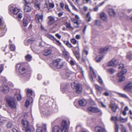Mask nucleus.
<instances>
[{"label": "nucleus", "mask_w": 132, "mask_h": 132, "mask_svg": "<svg viewBox=\"0 0 132 132\" xmlns=\"http://www.w3.org/2000/svg\"><path fill=\"white\" fill-rule=\"evenodd\" d=\"M0 89L4 93H7L9 91V88L8 86L5 85H4L1 87Z\"/></svg>", "instance_id": "11"}, {"label": "nucleus", "mask_w": 132, "mask_h": 132, "mask_svg": "<svg viewBox=\"0 0 132 132\" xmlns=\"http://www.w3.org/2000/svg\"><path fill=\"white\" fill-rule=\"evenodd\" d=\"M121 131L122 132H127L124 126L123 125H121Z\"/></svg>", "instance_id": "35"}, {"label": "nucleus", "mask_w": 132, "mask_h": 132, "mask_svg": "<svg viewBox=\"0 0 132 132\" xmlns=\"http://www.w3.org/2000/svg\"><path fill=\"white\" fill-rule=\"evenodd\" d=\"M25 128L24 130L25 132H31V130L30 129L29 127H24Z\"/></svg>", "instance_id": "47"}, {"label": "nucleus", "mask_w": 132, "mask_h": 132, "mask_svg": "<svg viewBox=\"0 0 132 132\" xmlns=\"http://www.w3.org/2000/svg\"><path fill=\"white\" fill-rule=\"evenodd\" d=\"M6 99L8 106L10 108L12 109H14L16 108V103L14 102L12 97H9Z\"/></svg>", "instance_id": "3"}, {"label": "nucleus", "mask_w": 132, "mask_h": 132, "mask_svg": "<svg viewBox=\"0 0 132 132\" xmlns=\"http://www.w3.org/2000/svg\"><path fill=\"white\" fill-rule=\"evenodd\" d=\"M51 50L50 48L45 50L43 52V55L46 56L50 55L51 52Z\"/></svg>", "instance_id": "21"}, {"label": "nucleus", "mask_w": 132, "mask_h": 132, "mask_svg": "<svg viewBox=\"0 0 132 132\" xmlns=\"http://www.w3.org/2000/svg\"><path fill=\"white\" fill-rule=\"evenodd\" d=\"M31 47L33 51H36L37 50V46L36 44L32 45Z\"/></svg>", "instance_id": "33"}, {"label": "nucleus", "mask_w": 132, "mask_h": 132, "mask_svg": "<svg viewBox=\"0 0 132 132\" xmlns=\"http://www.w3.org/2000/svg\"><path fill=\"white\" fill-rule=\"evenodd\" d=\"M32 58L31 56L29 54H28L25 57L26 60L28 61H30L31 60Z\"/></svg>", "instance_id": "30"}, {"label": "nucleus", "mask_w": 132, "mask_h": 132, "mask_svg": "<svg viewBox=\"0 0 132 132\" xmlns=\"http://www.w3.org/2000/svg\"><path fill=\"white\" fill-rule=\"evenodd\" d=\"M98 80H99V82L101 83V84H102L103 83V82L100 76H98Z\"/></svg>", "instance_id": "59"}, {"label": "nucleus", "mask_w": 132, "mask_h": 132, "mask_svg": "<svg viewBox=\"0 0 132 132\" xmlns=\"http://www.w3.org/2000/svg\"><path fill=\"white\" fill-rule=\"evenodd\" d=\"M118 63L117 60L114 59H113L110 61L108 65L109 66H113L118 64Z\"/></svg>", "instance_id": "9"}, {"label": "nucleus", "mask_w": 132, "mask_h": 132, "mask_svg": "<svg viewBox=\"0 0 132 132\" xmlns=\"http://www.w3.org/2000/svg\"><path fill=\"white\" fill-rule=\"evenodd\" d=\"M35 6L37 10H39L40 8V4H37L35 5Z\"/></svg>", "instance_id": "55"}, {"label": "nucleus", "mask_w": 132, "mask_h": 132, "mask_svg": "<svg viewBox=\"0 0 132 132\" xmlns=\"http://www.w3.org/2000/svg\"><path fill=\"white\" fill-rule=\"evenodd\" d=\"M103 56H100V57H98L97 56L96 58V61L97 62H100L103 58Z\"/></svg>", "instance_id": "44"}, {"label": "nucleus", "mask_w": 132, "mask_h": 132, "mask_svg": "<svg viewBox=\"0 0 132 132\" xmlns=\"http://www.w3.org/2000/svg\"><path fill=\"white\" fill-rule=\"evenodd\" d=\"M127 119L128 118H123L121 116L120 117L119 119V120L120 122L122 123H125L126 122V121H127Z\"/></svg>", "instance_id": "28"}, {"label": "nucleus", "mask_w": 132, "mask_h": 132, "mask_svg": "<svg viewBox=\"0 0 132 132\" xmlns=\"http://www.w3.org/2000/svg\"><path fill=\"white\" fill-rule=\"evenodd\" d=\"M49 7L51 8H53L54 6V5L53 3H49Z\"/></svg>", "instance_id": "50"}, {"label": "nucleus", "mask_w": 132, "mask_h": 132, "mask_svg": "<svg viewBox=\"0 0 132 132\" xmlns=\"http://www.w3.org/2000/svg\"><path fill=\"white\" fill-rule=\"evenodd\" d=\"M32 90L31 89H27V95L28 96H31L32 94Z\"/></svg>", "instance_id": "29"}, {"label": "nucleus", "mask_w": 132, "mask_h": 132, "mask_svg": "<svg viewBox=\"0 0 132 132\" xmlns=\"http://www.w3.org/2000/svg\"><path fill=\"white\" fill-rule=\"evenodd\" d=\"M22 17V14L21 13H19L18 16V18L20 19H21Z\"/></svg>", "instance_id": "64"}, {"label": "nucleus", "mask_w": 132, "mask_h": 132, "mask_svg": "<svg viewBox=\"0 0 132 132\" xmlns=\"http://www.w3.org/2000/svg\"><path fill=\"white\" fill-rule=\"evenodd\" d=\"M108 71L111 73H113L115 72V70L112 68H110L108 69Z\"/></svg>", "instance_id": "38"}, {"label": "nucleus", "mask_w": 132, "mask_h": 132, "mask_svg": "<svg viewBox=\"0 0 132 132\" xmlns=\"http://www.w3.org/2000/svg\"><path fill=\"white\" fill-rule=\"evenodd\" d=\"M73 21L74 23L76 24L77 25V26L76 27H78L79 26V23L78 21L76 20H75L74 19H73L72 20Z\"/></svg>", "instance_id": "45"}, {"label": "nucleus", "mask_w": 132, "mask_h": 132, "mask_svg": "<svg viewBox=\"0 0 132 132\" xmlns=\"http://www.w3.org/2000/svg\"><path fill=\"white\" fill-rule=\"evenodd\" d=\"M33 101V98L31 97H29L27 99L25 102V106L27 108L28 107L30 103H32Z\"/></svg>", "instance_id": "19"}, {"label": "nucleus", "mask_w": 132, "mask_h": 132, "mask_svg": "<svg viewBox=\"0 0 132 132\" xmlns=\"http://www.w3.org/2000/svg\"><path fill=\"white\" fill-rule=\"evenodd\" d=\"M9 9L11 13L14 14H16L19 12V10L16 8H14L13 7L10 6Z\"/></svg>", "instance_id": "14"}, {"label": "nucleus", "mask_w": 132, "mask_h": 132, "mask_svg": "<svg viewBox=\"0 0 132 132\" xmlns=\"http://www.w3.org/2000/svg\"><path fill=\"white\" fill-rule=\"evenodd\" d=\"M68 126L66 121L63 120L60 128L58 126H55L53 127L52 128V132H68Z\"/></svg>", "instance_id": "1"}, {"label": "nucleus", "mask_w": 132, "mask_h": 132, "mask_svg": "<svg viewBox=\"0 0 132 132\" xmlns=\"http://www.w3.org/2000/svg\"><path fill=\"white\" fill-rule=\"evenodd\" d=\"M78 67L79 68V69L81 70L80 72L82 74V75L84 77V72L83 71V70L79 66H78Z\"/></svg>", "instance_id": "54"}, {"label": "nucleus", "mask_w": 132, "mask_h": 132, "mask_svg": "<svg viewBox=\"0 0 132 132\" xmlns=\"http://www.w3.org/2000/svg\"><path fill=\"white\" fill-rule=\"evenodd\" d=\"M21 123L24 127H29V123L26 119H23L22 120Z\"/></svg>", "instance_id": "22"}, {"label": "nucleus", "mask_w": 132, "mask_h": 132, "mask_svg": "<svg viewBox=\"0 0 132 132\" xmlns=\"http://www.w3.org/2000/svg\"><path fill=\"white\" fill-rule=\"evenodd\" d=\"M76 92L78 94H80L82 89V88L80 84H76L74 86Z\"/></svg>", "instance_id": "8"}, {"label": "nucleus", "mask_w": 132, "mask_h": 132, "mask_svg": "<svg viewBox=\"0 0 132 132\" xmlns=\"http://www.w3.org/2000/svg\"><path fill=\"white\" fill-rule=\"evenodd\" d=\"M48 18L49 20V21L48 22L49 24H51L54 23L55 21V19L52 16H49Z\"/></svg>", "instance_id": "25"}, {"label": "nucleus", "mask_w": 132, "mask_h": 132, "mask_svg": "<svg viewBox=\"0 0 132 132\" xmlns=\"http://www.w3.org/2000/svg\"><path fill=\"white\" fill-rule=\"evenodd\" d=\"M115 129L116 132H118L119 129L118 126L116 122H115Z\"/></svg>", "instance_id": "36"}, {"label": "nucleus", "mask_w": 132, "mask_h": 132, "mask_svg": "<svg viewBox=\"0 0 132 132\" xmlns=\"http://www.w3.org/2000/svg\"><path fill=\"white\" fill-rule=\"evenodd\" d=\"M55 40L57 43H56L57 45H60L61 44V43L60 42V41L57 40L55 38Z\"/></svg>", "instance_id": "60"}, {"label": "nucleus", "mask_w": 132, "mask_h": 132, "mask_svg": "<svg viewBox=\"0 0 132 132\" xmlns=\"http://www.w3.org/2000/svg\"><path fill=\"white\" fill-rule=\"evenodd\" d=\"M65 25L68 28H71L72 27L71 26L70 24V23H65Z\"/></svg>", "instance_id": "49"}, {"label": "nucleus", "mask_w": 132, "mask_h": 132, "mask_svg": "<svg viewBox=\"0 0 132 132\" xmlns=\"http://www.w3.org/2000/svg\"><path fill=\"white\" fill-rule=\"evenodd\" d=\"M119 67L118 69H122L124 67V65L123 64H120L119 65Z\"/></svg>", "instance_id": "57"}, {"label": "nucleus", "mask_w": 132, "mask_h": 132, "mask_svg": "<svg viewBox=\"0 0 132 132\" xmlns=\"http://www.w3.org/2000/svg\"><path fill=\"white\" fill-rule=\"evenodd\" d=\"M64 5V3L62 2H61L60 4V7L62 9H63Z\"/></svg>", "instance_id": "56"}, {"label": "nucleus", "mask_w": 132, "mask_h": 132, "mask_svg": "<svg viewBox=\"0 0 132 132\" xmlns=\"http://www.w3.org/2000/svg\"><path fill=\"white\" fill-rule=\"evenodd\" d=\"M6 29L5 26L3 25L0 18V37L3 36L6 31Z\"/></svg>", "instance_id": "6"}, {"label": "nucleus", "mask_w": 132, "mask_h": 132, "mask_svg": "<svg viewBox=\"0 0 132 132\" xmlns=\"http://www.w3.org/2000/svg\"><path fill=\"white\" fill-rule=\"evenodd\" d=\"M66 44L68 47H73L71 44L68 41L66 42Z\"/></svg>", "instance_id": "53"}, {"label": "nucleus", "mask_w": 132, "mask_h": 132, "mask_svg": "<svg viewBox=\"0 0 132 132\" xmlns=\"http://www.w3.org/2000/svg\"><path fill=\"white\" fill-rule=\"evenodd\" d=\"M79 104L81 106H85L86 104V102L84 99H82L80 100L79 101Z\"/></svg>", "instance_id": "24"}, {"label": "nucleus", "mask_w": 132, "mask_h": 132, "mask_svg": "<svg viewBox=\"0 0 132 132\" xmlns=\"http://www.w3.org/2000/svg\"><path fill=\"white\" fill-rule=\"evenodd\" d=\"M65 8L66 10H68L69 12L70 11V10L68 6V5L66 4L65 5Z\"/></svg>", "instance_id": "58"}, {"label": "nucleus", "mask_w": 132, "mask_h": 132, "mask_svg": "<svg viewBox=\"0 0 132 132\" xmlns=\"http://www.w3.org/2000/svg\"><path fill=\"white\" fill-rule=\"evenodd\" d=\"M70 63L71 65H74L76 63V62L74 60H71L70 61Z\"/></svg>", "instance_id": "46"}, {"label": "nucleus", "mask_w": 132, "mask_h": 132, "mask_svg": "<svg viewBox=\"0 0 132 132\" xmlns=\"http://www.w3.org/2000/svg\"><path fill=\"white\" fill-rule=\"evenodd\" d=\"M100 18L101 19L105 21L106 22L108 21L107 15L104 12H102L101 13Z\"/></svg>", "instance_id": "10"}, {"label": "nucleus", "mask_w": 132, "mask_h": 132, "mask_svg": "<svg viewBox=\"0 0 132 132\" xmlns=\"http://www.w3.org/2000/svg\"><path fill=\"white\" fill-rule=\"evenodd\" d=\"M12 123L11 122H9L6 125V127L8 128H10L12 126Z\"/></svg>", "instance_id": "41"}, {"label": "nucleus", "mask_w": 132, "mask_h": 132, "mask_svg": "<svg viewBox=\"0 0 132 132\" xmlns=\"http://www.w3.org/2000/svg\"><path fill=\"white\" fill-rule=\"evenodd\" d=\"M87 110L89 111L94 113L100 112L101 115L102 114L101 111L96 107H89L87 108Z\"/></svg>", "instance_id": "7"}, {"label": "nucleus", "mask_w": 132, "mask_h": 132, "mask_svg": "<svg viewBox=\"0 0 132 132\" xmlns=\"http://www.w3.org/2000/svg\"><path fill=\"white\" fill-rule=\"evenodd\" d=\"M128 126L130 128V130L131 131H132V126L131 125L130 123H128Z\"/></svg>", "instance_id": "61"}, {"label": "nucleus", "mask_w": 132, "mask_h": 132, "mask_svg": "<svg viewBox=\"0 0 132 132\" xmlns=\"http://www.w3.org/2000/svg\"><path fill=\"white\" fill-rule=\"evenodd\" d=\"M28 23V21L27 20L24 19H23V26L24 27H26Z\"/></svg>", "instance_id": "31"}, {"label": "nucleus", "mask_w": 132, "mask_h": 132, "mask_svg": "<svg viewBox=\"0 0 132 132\" xmlns=\"http://www.w3.org/2000/svg\"><path fill=\"white\" fill-rule=\"evenodd\" d=\"M20 90H17L16 91V93L14 95V98L15 99H17L18 100H20L21 97L20 94Z\"/></svg>", "instance_id": "13"}, {"label": "nucleus", "mask_w": 132, "mask_h": 132, "mask_svg": "<svg viewBox=\"0 0 132 132\" xmlns=\"http://www.w3.org/2000/svg\"><path fill=\"white\" fill-rule=\"evenodd\" d=\"M111 120L112 121H117L118 119L116 116H112L111 118Z\"/></svg>", "instance_id": "37"}, {"label": "nucleus", "mask_w": 132, "mask_h": 132, "mask_svg": "<svg viewBox=\"0 0 132 132\" xmlns=\"http://www.w3.org/2000/svg\"><path fill=\"white\" fill-rule=\"evenodd\" d=\"M108 12L109 15L111 16H114L116 14V12L114 10L112 9H108Z\"/></svg>", "instance_id": "18"}, {"label": "nucleus", "mask_w": 132, "mask_h": 132, "mask_svg": "<svg viewBox=\"0 0 132 132\" xmlns=\"http://www.w3.org/2000/svg\"><path fill=\"white\" fill-rule=\"evenodd\" d=\"M10 48L12 51H14L15 50V46L13 45H10Z\"/></svg>", "instance_id": "43"}, {"label": "nucleus", "mask_w": 132, "mask_h": 132, "mask_svg": "<svg viewBox=\"0 0 132 132\" xmlns=\"http://www.w3.org/2000/svg\"><path fill=\"white\" fill-rule=\"evenodd\" d=\"M4 69V66L3 65H0V74H1Z\"/></svg>", "instance_id": "51"}, {"label": "nucleus", "mask_w": 132, "mask_h": 132, "mask_svg": "<svg viewBox=\"0 0 132 132\" xmlns=\"http://www.w3.org/2000/svg\"><path fill=\"white\" fill-rule=\"evenodd\" d=\"M24 1L25 3V6L24 9L25 11L27 12H30L31 11V7L28 5V3L26 0H24Z\"/></svg>", "instance_id": "16"}, {"label": "nucleus", "mask_w": 132, "mask_h": 132, "mask_svg": "<svg viewBox=\"0 0 132 132\" xmlns=\"http://www.w3.org/2000/svg\"><path fill=\"white\" fill-rule=\"evenodd\" d=\"M127 72V70L126 69L123 70L122 71L119 73L118 75V77H119L118 81L121 82L124 80L125 79V77L123 75Z\"/></svg>", "instance_id": "5"}, {"label": "nucleus", "mask_w": 132, "mask_h": 132, "mask_svg": "<svg viewBox=\"0 0 132 132\" xmlns=\"http://www.w3.org/2000/svg\"><path fill=\"white\" fill-rule=\"evenodd\" d=\"M63 55L65 57H67L68 56V53L65 50H64L63 52Z\"/></svg>", "instance_id": "40"}, {"label": "nucleus", "mask_w": 132, "mask_h": 132, "mask_svg": "<svg viewBox=\"0 0 132 132\" xmlns=\"http://www.w3.org/2000/svg\"><path fill=\"white\" fill-rule=\"evenodd\" d=\"M132 88V83L130 82L127 83L123 88L125 91H129Z\"/></svg>", "instance_id": "12"}, {"label": "nucleus", "mask_w": 132, "mask_h": 132, "mask_svg": "<svg viewBox=\"0 0 132 132\" xmlns=\"http://www.w3.org/2000/svg\"><path fill=\"white\" fill-rule=\"evenodd\" d=\"M71 42L73 44H75L77 43V40L74 38L72 39L71 40Z\"/></svg>", "instance_id": "48"}, {"label": "nucleus", "mask_w": 132, "mask_h": 132, "mask_svg": "<svg viewBox=\"0 0 132 132\" xmlns=\"http://www.w3.org/2000/svg\"><path fill=\"white\" fill-rule=\"evenodd\" d=\"M43 17V15H40L38 13L36 15L35 19L36 21V22L37 23L40 22L39 20L42 21Z\"/></svg>", "instance_id": "15"}, {"label": "nucleus", "mask_w": 132, "mask_h": 132, "mask_svg": "<svg viewBox=\"0 0 132 132\" xmlns=\"http://www.w3.org/2000/svg\"><path fill=\"white\" fill-rule=\"evenodd\" d=\"M74 54L75 55V56H76V58L78 59H79L80 56H79V53L78 52H75L74 53Z\"/></svg>", "instance_id": "42"}, {"label": "nucleus", "mask_w": 132, "mask_h": 132, "mask_svg": "<svg viewBox=\"0 0 132 132\" xmlns=\"http://www.w3.org/2000/svg\"><path fill=\"white\" fill-rule=\"evenodd\" d=\"M110 108H111L113 112H115L118 107L115 104L111 103L110 105Z\"/></svg>", "instance_id": "17"}, {"label": "nucleus", "mask_w": 132, "mask_h": 132, "mask_svg": "<svg viewBox=\"0 0 132 132\" xmlns=\"http://www.w3.org/2000/svg\"><path fill=\"white\" fill-rule=\"evenodd\" d=\"M45 36L53 41L55 40V38L50 35L45 34Z\"/></svg>", "instance_id": "27"}, {"label": "nucleus", "mask_w": 132, "mask_h": 132, "mask_svg": "<svg viewBox=\"0 0 132 132\" xmlns=\"http://www.w3.org/2000/svg\"><path fill=\"white\" fill-rule=\"evenodd\" d=\"M95 87L97 90L100 92H102L103 90V89L102 87L97 85H95Z\"/></svg>", "instance_id": "26"}, {"label": "nucleus", "mask_w": 132, "mask_h": 132, "mask_svg": "<svg viewBox=\"0 0 132 132\" xmlns=\"http://www.w3.org/2000/svg\"><path fill=\"white\" fill-rule=\"evenodd\" d=\"M109 47H107L101 48L100 49L99 52L101 53H105L109 50Z\"/></svg>", "instance_id": "23"}, {"label": "nucleus", "mask_w": 132, "mask_h": 132, "mask_svg": "<svg viewBox=\"0 0 132 132\" xmlns=\"http://www.w3.org/2000/svg\"><path fill=\"white\" fill-rule=\"evenodd\" d=\"M118 94L120 97H122L123 98H128V97L125 94L121 93H118Z\"/></svg>", "instance_id": "39"}, {"label": "nucleus", "mask_w": 132, "mask_h": 132, "mask_svg": "<svg viewBox=\"0 0 132 132\" xmlns=\"http://www.w3.org/2000/svg\"><path fill=\"white\" fill-rule=\"evenodd\" d=\"M126 57L129 59H132V54L130 52H129L127 54Z\"/></svg>", "instance_id": "34"}, {"label": "nucleus", "mask_w": 132, "mask_h": 132, "mask_svg": "<svg viewBox=\"0 0 132 132\" xmlns=\"http://www.w3.org/2000/svg\"><path fill=\"white\" fill-rule=\"evenodd\" d=\"M87 26L86 25H85V27L83 30V33L84 34H85V31L86 30L87 28Z\"/></svg>", "instance_id": "63"}, {"label": "nucleus", "mask_w": 132, "mask_h": 132, "mask_svg": "<svg viewBox=\"0 0 132 132\" xmlns=\"http://www.w3.org/2000/svg\"><path fill=\"white\" fill-rule=\"evenodd\" d=\"M95 130L96 132H106L105 130L98 126H96L95 128Z\"/></svg>", "instance_id": "20"}, {"label": "nucleus", "mask_w": 132, "mask_h": 132, "mask_svg": "<svg viewBox=\"0 0 132 132\" xmlns=\"http://www.w3.org/2000/svg\"><path fill=\"white\" fill-rule=\"evenodd\" d=\"M95 24L97 26H100L101 25V22L100 21L96 20L95 21Z\"/></svg>", "instance_id": "52"}, {"label": "nucleus", "mask_w": 132, "mask_h": 132, "mask_svg": "<svg viewBox=\"0 0 132 132\" xmlns=\"http://www.w3.org/2000/svg\"><path fill=\"white\" fill-rule=\"evenodd\" d=\"M19 66V71L20 75H24L28 72V70L24 67L23 64H17L16 65V67Z\"/></svg>", "instance_id": "4"}, {"label": "nucleus", "mask_w": 132, "mask_h": 132, "mask_svg": "<svg viewBox=\"0 0 132 132\" xmlns=\"http://www.w3.org/2000/svg\"><path fill=\"white\" fill-rule=\"evenodd\" d=\"M37 129H36V132H42V128L41 127L39 126L38 125H37Z\"/></svg>", "instance_id": "32"}, {"label": "nucleus", "mask_w": 132, "mask_h": 132, "mask_svg": "<svg viewBox=\"0 0 132 132\" xmlns=\"http://www.w3.org/2000/svg\"><path fill=\"white\" fill-rule=\"evenodd\" d=\"M53 66L58 69H60L63 67L64 63L60 59H57L54 60L52 62Z\"/></svg>", "instance_id": "2"}, {"label": "nucleus", "mask_w": 132, "mask_h": 132, "mask_svg": "<svg viewBox=\"0 0 132 132\" xmlns=\"http://www.w3.org/2000/svg\"><path fill=\"white\" fill-rule=\"evenodd\" d=\"M55 36L56 37L59 39H60L61 38V36L58 34H55Z\"/></svg>", "instance_id": "62"}]
</instances>
